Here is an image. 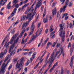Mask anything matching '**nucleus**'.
Segmentation results:
<instances>
[{"instance_id": "nucleus-1", "label": "nucleus", "mask_w": 74, "mask_h": 74, "mask_svg": "<svg viewBox=\"0 0 74 74\" xmlns=\"http://www.w3.org/2000/svg\"><path fill=\"white\" fill-rule=\"evenodd\" d=\"M36 12H34L33 13V14L32 15V17H31L30 15H27L26 17V19H29L28 21H27L26 23L25 22H24L22 26V28H21L22 30H23L21 32V36H22V34H23L25 33V28L26 27V26L27 25H28L30 21H31L32 19V18L35 15V14Z\"/></svg>"}, {"instance_id": "nucleus-2", "label": "nucleus", "mask_w": 74, "mask_h": 74, "mask_svg": "<svg viewBox=\"0 0 74 74\" xmlns=\"http://www.w3.org/2000/svg\"><path fill=\"white\" fill-rule=\"evenodd\" d=\"M60 32L59 35L62 38V41L63 42H64V37H65V31L64 30H66V25L65 23H63V25L62 24H60Z\"/></svg>"}, {"instance_id": "nucleus-3", "label": "nucleus", "mask_w": 74, "mask_h": 74, "mask_svg": "<svg viewBox=\"0 0 74 74\" xmlns=\"http://www.w3.org/2000/svg\"><path fill=\"white\" fill-rule=\"evenodd\" d=\"M8 62L5 65V63H4L3 64H2V68L1 70V71H0V73H1H1L2 74H4V70H5V67H7V64H8V63L10 62V60H11V59H10V57L9 56L8 57H7L4 62H7V60H8Z\"/></svg>"}, {"instance_id": "nucleus-4", "label": "nucleus", "mask_w": 74, "mask_h": 74, "mask_svg": "<svg viewBox=\"0 0 74 74\" xmlns=\"http://www.w3.org/2000/svg\"><path fill=\"white\" fill-rule=\"evenodd\" d=\"M38 17H39V14L37 16L36 18L35 21H33V22L32 23V25L31 27V31L30 32V34L29 35V36H30L33 33V32H34V28H35V26H34V23H36V21L37 20V19H38Z\"/></svg>"}, {"instance_id": "nucleus-5", "label": "nucleus", "mask_w": 74, "mask_h": 74, "mask_svg": "<svg viewBox=\"0 0 74 74\" xmlns=\"http://www.w3.org/2000/svg\"><path fill=\"white\" fill-rule=\"evenodd\" d=\"M24 60V58H22L21 59L20 62L19 64H18V63L17 62L16 64V68L17 69H19L20 67H22L24 63L23 62V61Z\"/></svg>"}, {"instance_id": "nucleus-6", "label": "nucleus", "mask_w": 74, "mask_h": 74, "mask_svg": "<svg viewBox=\"0 0 74 74\" xmlns=\"http://www.w3.org/2000/svg\"><path fill=\"white\" fill-rule=\"evenodd\" d=\"M43 29V28L42 27H41V29H39L36 33V36H33V38H32V40H34L38 36H40L41 34V33L42 32V29Z\"/></svg>"}, {"instance_id": "nucleus-7", "label": "nucleus", "mask_w": 74, "mask_h": 74, "mask_svg": "<svg viewBox=\"0 0 74 74\" xmlns=\"http://www.w3.org/2000/svg\"><path fill=\"white\" fill-rule=\"evenodd\" d=\"M50 54H51V53H49L46 56V58L45 60V64L42 67V69H44V67H45L46 66L48 63V58H49V56Z\"/></svg>"}, {"instance_id": "nucleus-8", "label": "nucleus", "mask_w": 74, "mask_h": 74, "mask_svg": "<svg viewBox=\"0 0 74 74\" xmlns=\"http://www.w3.org/2000/svg\"><path fill=\"white\" fill-rule=\"evenodd\" d=\"M34 4H35V3L33 4V5L31 6V8L29 10H27V12L28 14H29L30 12H31L30 14H28L27 15H30L31 17H32V13L34 11V9H33V7H34Z\"/></svg>"}, {"instance_id": "nucleus-9", "label": "nucleus", "mask_w": 74, "mask_h": 74, "mask_svg": "<svg viewBox=\"0 0 74 74\" xmlns=\"http://www.w3.org/2000/svg\"><path fill=\"white\" fill-rule=\"evenodd\" d=\"M57 49H55L53 51V53L51 54V55L50 58H49V62H53V60H55V57H54V54L56 51Z\"/></svg>"}, {"instance_id": "nucleus-10", "label": "nucleus", "mask_w": 74, "mask_h": 74, "mask_svg": "<svg viewBox=\"0 0 74 74\" xmlns=\"http://www.w3.org/2000/svg\"><path fill=\"white\" fill-rule=\"evenodd\" d=\"M41 1H38L36 3V7L35 9V10H36L37 9V8H40L41 5L42 4V2H41Z\"/></svg>"}, {"instance_id": "nucleus-11", "label": "nucleus", "mask_w": 74, "mask_h": 74, "mask_svg": "<svg viewBox=\"0 0 74 74\" xmlns=\"http://www.w3.org/2000/svg\"><path fill=\"white\" fill-rule=\"evenodd\" d=\"M17 36L18 35L17 34L14 35L12 37L11 40L9 42V43L10 44H12V43L13 42V41L15 40V38H16V37H17Z\"/></svg>"}, {"instance_id": "nucleus-12", "label": "nucleus", "mask_w": 74, "mask_h": 74, "mask_svg": "<svg viewBox=\"0 0 74 74\" xmlns=\"http://www.w3.org/2000/svg\"><path fill=\"white\" fill-rule=\"evenodd\" d=\"M7 51L6 49L4 51L3 53V52H2L0 54V58H3V57L4 56V55L5 54H6V53H7Z\"/></svg>"}, {"instance_id": "nucleus-13", "label": "nucleus", "mask_w": 74, "mask_h": 74, "mask_svg": "<svg viewBox=\"0 0 74 74\" xmlns=\"http://www.w3.org/2000/svg\"><path fill=\"white\" fill-rule=\"evenodd\" d=\"M69 3V0H66L65 3V5L63 8V12H64V11H65L66 8V7H67V6L68 5V3Z\"/></svg>"}, {"instance_id": "nucleus-14", "label": "nucleus", "mask_w": 74, "mask_h": 74, "mask_svg": "<svg viewBox=\"0 0 74 74\" xmlns=\"http://www.w3.org/2000/svg\"><path fill=\"white\" fill-rule=\"evenodd\" d=\"M3 1L4 0H1V1H0V8L1 5H4L5 4V3H6L7 1V0H5Z\"/></svg>"}, {"instance_id": "nucleus-15", "label": "nucleus", "mask_w": 74, "mask_h": 74, "mask_svg": "<svg viewBox=\"0 0 74 74\" xmlns=\"http://www.w3.org/2000/svg\"><path fill=\"white\" fill-rule=\"evenodd\" d=\"M17 49V47L16 46L14 50H12L11 52L10 53L11 56H12V55H14L15 53L16 52V49Z\"/></svg>"}, {"instance_id": "nucleus-16", "label": "nucleus", "mask_w": 74, "mask_h": 74, "mask_svg": "<svg viewBox=\"0 0 74 74\" xmlns=\"http://www.w3.org/2000/svg\"><path fill=\"white\" fill-rule=\"evenodd\" d=\"M74 56H73L71 59V60L70 62V66L71 67V69H72V67H73V59H74Z\"/></svg>"}, {"instance_id": "nucleus-17", "label": "nucleus", "mask_w": 74, "mask_h": 74, "mask_svg": "<svg viewBox=\"0 0 74 74\" xmlns=\"http://www.w3.org/2000/svg\"><path fill=\"white\" fill-rule=\"evenodd\" d=\"M17 10V9H16V8H15L14 9L13 12H12V14H11V15L10 16L11 17H12V16H14V15H15V14L16 13V11Z\"/></svg>"}, {"instance_id": "nucleus-18", "label": "nucleus", "mask_w": 74, "mask_h": 74, "mask_svg": "<svg viewBox=\"0 0 74 74\" xmlns=\"http://www.w3.org/2000/svg\"><path fill=\"white\" fill-rule=\"evenodd\" d=\"M48 15H47V17L46 18H45L43 20V22L45 23H47L48 21Z\"/></svg>"}, {"instance_id": "nucleus-19", "label": "nucleus", "mask_w": 74, "mask_h": 74, "mask_svg": "<svg viewBox=\"0 0 74 74\" xmlns=\"http://www.w3.org/2000/svg\"><path fill=\"white\" fill-rule=\"evenodd\" d=\"M26 15H23L21 17V21H25V19H26Z\"/></svg>"}, {"instance_id": "nucleus-20", "label": "nucleus", "mask_w": 74, "mask_h": 74, "mask_svg": "<svg viewBox=\"0 0 74 74\" xmlns=\"http://www.w3.org/2000/svg\"><path fill=\"white\" fill-rule=\"evenodd\" d=\"M14 45L15 43H14L12 45H11L10 46V47L9 51V53H10V52H11V50H12V49L14 48Z\"/></svg>"}, {"instance_id": "nucleus-21", "label": "nucleus", "mask_w": 74, "mask_h": 74, "mask_svg": "<svg viewBox=\"0 0 74 74\" xmlns=\"http://www.w3.org/2000/svg\"><path fill=\"white\" fill-rule=\"evenodd\" d=\"M61 17H62V15H61L60 14H59V12L58 11L57 12V18H58V17H59V19H60V18H61Z\"/></svg>"}, {"instance_id": "nucleus-22", "label": "nucleus", "mask_w": 74, "mask_h": 74, "mask_svg": "<svg viewBox=\"0 0 74 74\" xmlns=\"http://www.w3.org/2000/svg\"><path fill=\"white\" fill-rule=\"evenodd\" d=\"M44 52H45L43 53V54L41 56V58H40V59H41V58L43 57H44V56L45 55V54L47 53V51H46L44 50L42 52V53Z\"/></svg>"}, {"instance_id": "nucleus-23", "label": "nucleus", "mask_w": 74, "mask_h": 74, "mask_svg": "<svg viewBox=\"0 0 74 74\" xmlns=\"http://www.w3.org/2000/svg\"><path fill=\"white\" fill-rule=\"evenodd\" d=\"M50 63L49 64V65L48 66L49 68L47 69V70L48 71L49 70V69L50 68L51 66H52V62L53 61H50Z\"/></svg>"}, {"instance_id": "nucleus-24", "label": "nucleus", "mask_w": 74, "mask_h": 74, "mask_svg": "<svg viewBox=\"0 0 74 74\" xmlns=\"http://www.w3.org/2000/svg\"><path fill=\"white\" fill-rule=\"evenodd\" d=\"M56 11H55L54 10H52V13L53 16H54L55 14H56Z\"/></svg>"}, {"instance_id": "nucleus-25", "label": "nucleus", "mask_w": 74, "mask_h": 74, "mask_svg": "<svg viewBox=\"0 0 74 74\" xmlns=\"http://www.w3.org/2000/svg\"><path fill=\"white\" fill-rule=\"evenodd\" d=\"M61 47L62 45H60V44L59 43H58L56 46L57 48H61Z\"/></svg>"}, {"instance_id": "nucleus-26", "label": "nucleus", "mask_w": 74, "mask_h": 74, "mask_svg": "<svg viewBox=\"0 0 74 74\" xmlns=\"http://www.w3.org/2000/svg\"><path fill=\"white\" fill-rule=\"evenodd\" d=\"M60 52V50L58 51H58H57V52L56 53V55L55 56V58H56V57L57 56V55H58V54H59Z\"/></svg>"}, {"instance_id": "nucleus-27", "label": "nucleus", "mask_w": 74, "mask_h": 74, "mask_svg": "<svg viewBox=\"0 0 74 74\" xmlns=\"http://www.w3.org/2000/svg\"><path fill=\"white\" fill-rule=\"evenodd\" d=\"M67 15H68V14L67 13H65V14H64L63 16L62 17V18L63 19V18H64V16H67Z\"/></svg>"}, {"instance_id": "nucleus-28", "label": "nucleus", "mask_w": 74, "mask_h": 74, "mask_svg": "<svg viewBox=\"0 0 74 74\" xmlns=\"http://www.w3.org/2000/svg\"><path fill=\"white\" fill-rule=\"evenodd\" d=\"M44 13H43V17H44V16H45V14H46V9H45L44 10Z\"/></svg>"}, {"instance_id": "nucleus-29", "label": "nucleus", "mask_w": 74, "mask_h": 74, "mask_svg": "<svg viewBox=\"0 0 74 74\" xmlns=\"http://www.w3.org/2000/svg\"><path fill=\"white\" fill-rule=\"evenodd\" d=\"M47 41H48V40H46L44 42V43H42V44L43 45H45L46 44H47Z\"/></svg>"}, {"instance_id": "nucleus-30", "label": "nucleus", "mask_w": 74, "mask_h": 74, "mask_svg": "<svg viewBox=\"0 0 74 74\" xmlns=\"http://www.w3.org/2000/svg\"><path fill=\"white\" fill-rule=\"evenodd\" d=\"M61 53L62 54L63 56L64 57V53L63 49L62 50Z\"/></svg>"}, {"instance_id": "nucleus-31", "label": "nucleus", "mask_w": 74, "mask_h": 74, "mask_svg": "<svg viewBox=\"0 0 74 74\" xmlns=\"http://www.w3.org/2000/svg\"><path fill=\"white\" fill-rule=\"evenodd\" d=\"M73 5V3L71 2L69 3V7H71L72 5Z\"/></svg>"}, {"instance_id": "nucleus-32", "label": "nucleus", "mask_w": 74, "mask_h": 74, "mask_svg": "<svg viewBox=\"0 0 74 74\" xmlns=\"http://www.w3.org/2000/svg\"><path fill=\"white\" fill-rule=\"evenodd\" d=\"M21 33H22V32H21V33L20 34V35L19 36H18V37H17V40H18V39H19V37H20V38H21V37H22V36H23V34H22V35L21 36Z\"/></svg>"}, {"instance_id": "nucleus-33", "label": "nucleus", "mask_w": 74, "mask_h": 74, "mask_svg": "<svg viewBox=\"0 0 74 74\" xmlns=\"http://www.w3.org/2000/svg\"><path fill=\"white\" fill-rule=\"evenodd\" d=\"M29 63H30V61L29 60H28L26 64H25V66H28Z\"/></svg>"}, {"instance_id": "nucleus-34", "label": "nucleus", "mask_w": 74, "mask_h": 74, "mask_svg": "<svg viewBox=\"0 0 74 74\" xmlns=\"http://www.w3.org/2000/svg\"><path fill=\"white\" fill-rule=\"evenodd\" d=\"M58 63V62H57L56 63L53 65V68H54L55 66H56Z\"/></svg>"}, {"instance_id": "nucleus-35", "label": "nucleus", "mask_w": 74, "mask_h": 74, "mask_svg": "<svg viewBox=\"0 0 74 74\" xmlns=\"http://www.w3.org/2000/svg\"><path fill=\"white\" fill-rule=\"evenodd\" d=\"M5 40H6L5 38L3 39V41L2 43L1 44V45H3L4 44V43L5 42Z\"/></svg>"}, {"instance_id": "nucleus-36", "label": "nucleus", "mask_w": 74, "mask_h": 74, "mask_svg": "<svg viewBox=\"0 0 74 74\" xmlns=\"http://www.w3.org/2000/svg\"><path fill=\"white\" fill-rule=\"evenodd\" d=\"M19 20H17L16 22L15 23V24H14V26H15V25H17V24H18V23H19Z\"/></svg>"}, {"instance_id": "nucleus-37", "label": "nucleus", "mask_w": 74, "mask_h": 74, "mask_svg": "<svg viewBox=\"0 0 74 74\" xmlns=\"http://www.w3.org/2000/svg\"><path fill=\"white\" fill-rule=\"evenodd\" d=\"M69 27L70 28H72L73 27V26H72V23H70L69 24Z\"/></svg>"}, {"instance_id": "nucleus-38", "label": "nucleus", "mask_w": 74, "mask_h": 74, "mask_svg": "<svg viewBox=\"0 0 74 74\" xmlns=\"http://www.w3.org/2000/svg\"><path fill=\"white\" fill-rule=\"evenodd\" d=\"M12 65H10V66H9L8 69V70H10L11 69V68H12Z\"/></svg>"}, {"instance_id": "nucleus-39", "label": "nucleus", "mask_w": 74, "mask_h": 74, "mask_svg": "<svg viewBox=\"0 0 74 74\" xmlns=\"http://www.w3.org/2000/svg\"><path fill=\"white\" fill-rule=\"evenodd\" d=\"M10 7H11V6H10V5H7V8L8 9H10Z\"/></svg>"}, {"instance_id": "nucleus-40", "label": "nucleus", "mask_w": 74, "mask_h": 74, "mask_svg": "<svg viewBox=\"0 0 74 74\" xmlns=\"http://www.w3.org/2000/svg\"><path fill=\"white\" fill-rule=\"evenodd\" d=\"M29 39V38L27 37V38L26 39L24 40V42L25 43L24 44H25L26 42H27V40Z\"/></svg>"}, {"instance_id": "nucleus-41", "label": "nucleus", "mask_w": 74, "mask_h": 74, "mask_svg": "<svg viewBox=\"0 0 74 74\" xmlns=\"http://www.w3.org/2000/svg\"><path fill=\"white\" fill-rule=\"evenodd\" d=\"M15 32V31L14 30V28L12 30V34H14Z\"/></svg>"}, {"instance_id": "nucleus-42", "label": "nucleus", "mask_w": 74, "mask_h": 74, "mask_svg": "<svg viewBox=\"0 0 74 74\" xmlns=\"http://www.w3.org/2000/svg\"><path fill=\"white\" fill-rule=\"evenodd\" d=\"M50 45H52V43L50 42H49L47 44V45L49 46Z\"/></svg>"}, {"instance_id": "nucleus-43", "label": "nucleus", "mask_w": 74, "mask_h": 74, "mask_svg": "<svg viewBox=\"0 0 74 74\" xmlns=\"http://www.w3.org/2000/svg\"><path fill=\"white\" fill-rule=\"evenodd\" d=\"M56 42H54V43L53 44L52 47H54L55 46V45H56Z\"/></svg>"}, {"instance_id": "nucleus-44", "label": "nucleus", "mask_w": 74, "mask_h": 74, "mask_svg": "<svg viewBox=\"0 0 74 74\" xmlns=\"http://www.w3.org/2000/svg\"><path fill=\"white\" fill-rule=\"evenodd\" d=\"M39 63H40L39 62L37 64L36 66L34 67V69H36V68H37V67H38V65H39Z\"/></svg>"}, {"instance_id": "nucleus-45", "label": "nucleus", "mask_w": 74, "mask_h": 74, "mask_svg": "<svg viewBox=\"0 0 74 74\" xmlns=\"http://www.w3.org/2000/svg\"><path fill=\"white\" fill-rule=\"evenodd\" d=\"M32 51H31L30 52H29V54H28V55L29 56H31V55H32Z\"/></svg>"}, {"instance_id": "nucleus-46", "label": "nucleus", "mask_w": 74, "mask_h": 74, "mask_svg": "<svg viewBox=\"0 0 74 74\" xmlns=\"http://www.w3.org/2000/svg\"><path fill=\"white\" fill-rule=\"evenodd\" d=\"M13 3L15 4L16 3H17V1H16V0H14Z\"/></svg>"}, {"instance_id": "nucleus-47", "label": "nucleus", "mask_w": 74, "mask_h": 74, "mask_svg": "<svg viewBox=\"0 0 74 74\" xmlns=\"http://www.w3.org/2000/svg\"><path fill=\"white\" fill-rule=\"evenodd\" d=\"M18 40L17 39H16V40H15L14 41V43H15L16 44L18 43Z\"/></svg>"}, {"instance_id": "nucleus-48", "label": "nucleus", "mask_w": 74, "mask_h": 74, "mask_svg": "<svg viewBox=\"0 0 74 74\" xmlns=\"http://www.w3.org/2000/svg\"><path fill=\"white\" fill-rule=\"evenodd\" d=\"M48 29H46L45 30V33H48Z\"/></svg>"}, {"instance_id": "nucleus-49", "label": "nucleus", "mask_w": 74, "mask_h": 74, "mask_svg": "<svg viewBox=\"0 0 74 74\" xmlns=\"http://www.w3.org/2000/svg\"><path fill=\"white\" fill-rule=\"evenodd\" d=\"M53 67L51 68V69L50 70V73H51L52 71V70H53Z\"/></svg>"}, {"instance_id": "nucleus-50", "label": "nucleus", "mask_w": 74, "mask_h": 74, "mask_svg": "<svg viewBox=\"0 0 74 74\" xmlns=\"http://www.w3.org/2000/svg\"><path fill=\"white\" fill-rule=\"evenodd\" d=\"M42 70H43V69H42V68H41L39 72V74H40L41 72V71H42Z\"/></svg>"}, {"instance_id": "nucleus-51", "label": "nucleus", "mask_w": 74, "mask_h": 74, "mask_svg": "<svg viewBox=\"0 0 74 74\" xmlns=\"http://www.w3.org/2000/svg\"><path fill=\"white\" fill-rule=\"evenodd\" d=\"M27 1H28V0H26L25 1H24V4H26V3H27Z\"/></svg>"}, {"instance_id": "nucleus-52", "label": "nucleus", "mask_w": 74, "mask_h": 74, "mask_svg": "<svg viewBox=\"0 0 74 74\" xmlns=\"http://www.w3.org/2000/svg\"><path fill=\"white\" fill-rule=\"evenodd\" d=\"M63 11V8H61L60 9V12L61 13Z\"/></svg>"}, {"instance_id": "nucleus-53", "label": "nucleus", "mask_w": 74, "mask_h": 74, "mask_svg": "<svg viewBox=\"0 0 74 74\" xmlns=\"http://www.w3.org/2000/svg\"><path fill=\"white\" fill-rule=\"evenodd\" d=\"M19 4H17L16 5V8H18L19 7Z\"/></svg>"}, {"instance_id": "nucleus-54", "label": "nucleus", "mask_w": 74, "mask_h": 74, "mask_svg": "<svg viewBox=\"0 0 74 74\" xmlns=\"http://www.w3.org/2000/svg\"><path fill=\"white\" fill-rule=\"evenodd\" d=\"M55 34H54L53 36H52L51 37V38H52V39L54 38L55 37Z\"/></svg>"}, {"instance_id": "nucleus-55", "label": "nucleus", "mask_w": 74, "mask_h": 74, "mask_svg": "<svg viewBox=\"0 0 74 74\" xmlns=\"http://www.w3.org/2000/svg\"><path fill=\"white\" fill-rule=\"evenodd\" d=\"M21 44H25V40H22V41L21 42Z\"/></svg>"}, {"instance_id": "nucleus-56", "label": "nucleus", "mask_w": 74, "mask_h": 74, "mask_svg": "<svg viewBox=\"0 0 74 74\" xmlns=\"http://www.w3.org/2000/svg\"><path fill=\"white\" fill-rule=\"evenodd\" d=\"M71 47V43H69L68 46V48H70V47Z\"/></svg>"}, {"instance_id": "nucleus-57", "label": "nucleus", "mask_w": 74, "mask_h": 74, "mask_svg": "<svg viewBox=\"0 0 74 74\" xmlns=\"http://www.w3.org/2000/svg\"><path fill=\"white\" fill-rule=\"evenodd\" d=\"M70 50V51H71V52H72L73 51V49L72 48H71Z\"/></svg>"}, {"instance_id": "nucleus-58", "label": "nucleus", "mask_w": 74, "mask_h": 74, "mask_svg": "<svg viewBox=\"0 0 74 74\" xmlns=\"http://www.w3.org/2000/svg\"><path fill=\"white\" fill-rule=\"evenodd\" d=\"M30 60L31 61V63H32L33 61V58H30Z\"/></svg>"}, {"instance_id": "nucleus-59", "label": "nucleus", "mask_w": 74, "mask_h": 74, "mask_svg": "<svg viewBox=\"0 0 74 74\" xmlns=\"http://www.w3.org/2000/svg\"><path fill=\"white\" fill-rule=\"evenodd\" d=\"M69 18V16H67L65 17V20H67V19Z\"/></svg>"}, {"instance_id": "nucleus-60", "label": "nucleus", "mask_w": 74, "mask_h": 74, "mask_svg": "<svg viewBox=\"0 0 74 74\" xmlns=\"http://www.w3.org/2000/svg\"><path fill=\"white\" fill-rule=\"evenodd\" d=\"M56 3H53L52 4V7H55V4H56Z\"/></svg>"}, {"instance_id": "nucleus-61", "label": "nucleus", "mask_w": 74, "mask_h": 74, "mask_svg": "<svg viewBox=\"0 0 74 74\" xmlns=\"http://www.w3.org/2000/svg\"><path fill=\"white\" fill-rule=\"evenodd\" d=\"M53 30H54V29L53 28L50 29V30L51 32H52Z\"/></svg>"}, {"instance_id": "nucleus-62", "label": "nucleus", "mask_w": 74, "mask_h": 74, "mask_svg": "<svg viewBox=\"0 0 74 74\" xmlns=\"http://www.w3.org/2000/svg\"><path fill=\"white\" fill-rule=\"evenodd\" d=\"M17 60H18V59H14L13 60V61H14V62H16Z\"/></svg>"}, {"instance_id": "nucleus-63", "label": "nucleus", "mask_w": 74, "mask_h": 74, "mask_svg": "<svg viewBox=\"0 0 74 74\" xmlns=\"http://www.w3.org/2000/svg\"><path fill=\"white\" fill-rule=\"evenodd\" d=\"M25 72H27V68H26L25 69Z\"/></svg>"}, {"instance_id": "nucleus-64", "label": "nucleus", "mask_w": 74, "mask_h": 74, "mask_svg": "<svg viewBox=\"0 0 74 74\" xmlns=\"http://www.w3.org/2000/svg\"><path fill=\"white\" fill-rule=\"evenodd\" d=\"M53 25H51L50 26V29H52V27H53Z\"/></svg>"}]
</instances>
